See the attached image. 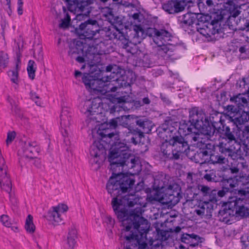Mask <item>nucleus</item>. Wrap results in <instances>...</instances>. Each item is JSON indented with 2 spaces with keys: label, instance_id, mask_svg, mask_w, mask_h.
Returning a JSON list of instances; mask_svg holds the SVG:
<instances>
[{
  "label": "nucleus",
  "instance_id": "nucleus-1",
  "mask_svg": "<svg viewBox=\"0 0 249 249\" xmlns=\"http://www.w3.org/2000/svg\"><path fill=\"white\" fill-rule=\"evenodd\" d=\"M130 152L129 144L124 142H115L110 150L108 160L112 174L106 188L111 196H122L120 192H127L134 185V180L123 173L124 167L133 168L135 166L137 160Z\"/></svg>",
  "mask_w": 249,
  "mask_h": 249
},
{
  "label": "nucleus",
  "instance_id": "nucleus-2",
  "mask_svg": "<svg viewBox=\"0 0 249 249\" xmlns=\"http://www.w3.org/2000/svg\"><path fill=\"white\" fill-rule=\"evenodd\" d=\"M139 199L133 195H127L124 196L114 197L111 201L113 210L118 219L124 227L122 236L128 241L138 240L149 231L150 224L146 219L141 216L142 209H136L128 215L126 207H133L136 204Z\"/></svg>",
  "mask_w": 249,
  "mask_h": 249
},
{
  "label": "nucleus",
  "instance_id": "nucleus-3",
  "mask_svg": "<svg viewBox=\"0 0 249 249\" xmlns=\"http://www.w3.org/2000/svg\"><path fill=\"white\" fill-rule=\"evenodd\" d=\"M99 98H94L92 101H87L85 103L84 107L86 109L85 113H87V123L93 124L98 123V124H117L120 123L121 118L118 117L111 119L108 123L105 116L102 114V105ZM125 118L128 119H133L130 115L122 116L121 119Z\"/></svg>",
  "mask_w": 249,
  "mask_h": 249
},
{
  "label": "nucleus",
  "instance_id": "nucleus-4",
  "mask_svg": "<svg viewBox=\"0 0 249 249\" xmlns=\"http://www.w3.org/2000/svg\"><path fill=\"white\" fill-rule=\"evenodd\" d=\"M113 74L112 76L107 75L101 79H94L89 74L85 73L83 76L82 80L86 88L102 94H105L110 91L114 92L117 89L115 87L110 88V83H107L111 79L114 78V75L115 73L114 71Z\"/></svg>",
  "mask_w": 249,
  "mask_h": 249
},
{
  "label": "nucleus",
  "instance_id": "nucleus-5",
  "mask_svg": "<svg viewBox=\"0 0 249 249\" xmlns=\"http://www.w3.org/2000/svg\"><path fill=\"white\" fill-rule=\"evenodd\" d=\"M147 34L152 37L153 40L157 45V51L159 55L162 57H166V55H170L168 53L170 52L167 45L172 37L171 34L164 29H157L156 28H149Z\"/></svg>",
  "mask_w": 249,
  "mask_h": 249
},
{
  "label": "nucleus",
  "instance_id": "nucleus-6",
  "mask_svg": "<svg viewBox=\"0 0 249 249\" xmlns=\"http://www.w3.org/2000/svg\"><path fill=\"white\" fill-rule=\"evenodd\" d=\"M134 32L133 42L129 41L122 35H120L118 31L114 32L112 35H109L110 38H117L119 34V39L120 40V45L125 49L128 53L134 54L137 50V44L140 43L142 39L143 34V30L140 25H135L133 26Z\"/></svg>",
  "mask_w": 249,
  "mask_h": 249
},
{
  "label": "nucleus",
  "instance_id": "nucleus-7",
  "mask_svg": "<svg viewBox=\"0 0 249 249\" xmlns=\"http://www.w3.org/2000/svg\"><path fill=\"white\" fill-rule=\"evenodd\" d=\"M99 31V27L97 22L95 20H88L82 23L77 32L80 38L92 39L97 33Z\"/></svg>",
  "mask_w": 249,
  "mask_h": 249
},
{
  "label": "nucleus",
  "instance_id": "nucleus-8",
  "mask_svg": "<svg viewBox=\"0 0 249 249\" xmlns=\"http://www.w3.org/2000/svg\"><path fill=\"white\" fill-rule=\"evenodd\" d=\"M39 152V147L36 142H25L18 152L19 161L24 162L36 159Z\"/></svg>",
  "mask_w": 249,
  "mask_h": 249
},
{
  "label": "nucleus",
  "instance_id": "nucleus-9",
  "mask_svg": "<svg viewBox=\"0 0 249 249\" xmlns=\"http://www.w3.org/2000/svg\"><path fill=\"white\" fill-rule=\"evenodd\" d=\"M179 130L186 129L187 132L184 135L194 133L197 135H203L211 136L214 133L216 129L215 125H179Z\"/></svg>",
  "mask_w": 249,
  "mask_h": 249
},
{
  "label": "nucleus",
  "instance_id": "nucleus-10",
  "mask_svg": "<svg viewBox=\"0 0 249 249\" xmlns=\"http://www.w3.org/2000/svg\"><path fill=\"white\" fill-rule=\"evenodd\" d=\"M189 123L191 124H215L216 122L209 121L208 117L201 111H199L198 108L194 107L189 111Z\"/></svg>",
  "mask_w": 249,
  "mask_h": 249
},
{
  "label": "nucleus",
  "instance_id": "nucleus-11",
  "mask_svg": "<svg viewBox=\"0 0 249 249\" xmlns=\"http://www.w3.org/2000/svg\"><path fill=\"white\" fill-rule=\"evenodd\" d=\"M92 3V0H83L73 10L76 16L74 19L78 21L85 20L89 16L90 11L89 5Z\"/></svg>",
  "mask_w": 249,
  "mask_h": 249
},
{
  "label": "nucleus",
  "instance_id": "nucleus-12",
  "mask_svg": "<svg viewBox=\"0 0 249 249\" xmlns=\"http://www.w3.org/2000/svg\"><path fill=\"white\" fill-rule=\"evenodd\" d=\"M238 148L236 150L232 149L226 147V144L223 142L219 144V151L223 154H225L228 157H230L233 160H241L244 155L241 152V148L242 146L237 144Z\"/></svg>",
  "mask_w": 249,
  "mask_h": 249
},
{
  "label": "nucleus",
  "instance_id": "nucleus-13",
  "mask_svg": "<svg viewBox=\"0 0 249 249\" xmlns=\"http://www.w3.org/2000/svg\"><path fill=\"white\" fill-rule=\"evenodd\" d=\"M242 127H239V125H234V128H232L233 130L231 131L230 128L227 125H219L217 128V132L220 134L221 137L227 138L230 141H232L235 140L234 133L238 137L237 134H238V131L243 130L244 128L242 129Z\"/></svg>",
  "mask_w": 249,
  "mask_h": 249
},
{
  "label": "nucleus",
  "instance_id": "nucleus-14",
  "mask_svg": "<svg viewBox=\"0 0 249 249\" xmlns=\"http://www.w3.org/2000/svg\"><path fill=\"white\" fill-rule=\"evenodd\" d=\"M78 237V231L75 225H71L68 229L66 238L65 240L67 249H74L76 244Z\"/></svg>",
  "mask_w": 249,
  "mask_h": 249
},
{
  "label": "nucleus",
  "instance_id": "nucleus-15",
  "mask_svg": "<svg viewBox=\"0 0 249 249\" xmlns=\"http://www.w3.org/2000/svg\"><path fill=\"white\" fill-rule=\"evenodd\" d=\"M117 125H109V127H105V125H100L98 128L96 127L92 129L91 133L93 137H96V135L101 136V137H108L109 138H112L116 133L112 131L111 129H115Z\"/></svg>",
  "mask_w": 249,
  "mask_h": 249
},
{
  "label": "nucleus",
  "instance_id": "nucleus-16",
  "mask_svg": "<svg viewBox=\"0 0 249 249\" xmlns=\"http://www.w3.org/2000/svg\"><path fill=\"white\" fill-rule=\"evenodd\" d=\"M86 46H85L83 43L80 40L77 41L76 43H73V45H71L70 47V51H69V55L73 57L75 54H82L83 56L90 59L88 55L90 54L89 53L86 51Z\"/></svg>",
  "mask_w": 249,
  "mask_h": 249
},
{
  "label": "nucleus",
  "instance_id": "nucleus-17",
  "mask_svg": "<svg viewBox=\"0 0 249 249\" xmlns=\"http://www.w3.org/2000/svg\"><path fill=\"white\" fill-rule=\"evenodd\" d=\"M169 144L175 147V150L179 152L183 153L185 151L187 143L184 142V139L181 137H174L169 141Z\"/></svg>",
  "mask_w": 249,
  "mask_h": 249
},
{
  "label": "nucleus",
  "instance_id": "nucleus-18",
  "mask_svg": "<svg viewBox=\"0 0 249 249\" xmlns=\"http://www.w3.org/2000/svg\"><path fill=\"white\" fill-rule=\"evenodd\" d=\"M172 187L170 185L168 188L167 193L161 198L162 203L172 205L177 201V196L178 195L179 193L175 191L172 192Z\"/></svg>",
  "mask_w": 249,
  "mask_h": 249
},
{
  "label": "nucleus",
  "instance_id": "nucleus-19",
  "mask_svg": "<svg viewBox=\"0 0 249 249\" xmlns=\"http://www.w3.org/2000/svg\"><path fill=\"white\" fill-rule=\"evenodd\" d=\"M238 183V185L242 186V188L238 190L239 193L243 195L249 194V171L239 177Z\"/></svg>",
  "mask_w": 249,
  "mask_h": 249
},
{
  "label": "nucleus",
  "instance_id": "nucleus-20",
  "mask_svg": "<svg viewBox=\"0 0 249 249\" xmlns=\"http://www.w3.org/2000/svg\"><path fill=\"white\" fill-rule=\"evenodd\" d=\"M105 152L104 145L99 141H95L90 146V154L94 158H97Z\"/></svg>",
  "mask_w": 249,
  "mask_h": 249
},
{
  "label": "nucleus",
  "instance_id": "nucleus-21",
  "mask_svg": "<svg viewBox=\"0 0 249 249\" xmlns=\"http://www.w3.org/2000/svg\"><path fill=\"white\" fill-rule=\"evenodd\" d=\"M48 219L54 226L59 225L63 222V218L53 208L48 212Z\"/></svg>",
  "mask_w": 249,
  "mask_h": 249
},
{
  "label": "nucleus",
  "instance_id": "nucleus-22",
  "mask_svg": "<svg viewBox=\"0 0 249 249\" xmlns=\"http://www.w3.org/2000/svg\"><path fill=\"white\" fill-rule=\"evenodd\" d=\"M7 74L13 87L15 89H18L20 81L18 72V64L17 63L16 68L13 70H9Z\"/></svg>",
  "mask_w": 249,
  "mask_h": 249
},
{
  "label": "nucleus",
  "instance_id": "nucleus-23",
  "mask_svg": "<svg viewBox=\"0 0 249 249\" xmlns=\"http://www.w3.org/2000/svg\"><path fill=\"white\" fill-rule=\"evenodd\" d=\"M237 135L239 139L243 142L242 148L249 150V125H245L243 130H239Z\"/></svg>",
  "mask_w": 249,
  "mask_h": 249
},
{
  "label": "nucleus",
  "instance_id": "nucleus-24",
  "mask_svg": "<svg viewBox=\"0 0 249 249\" xmlns=\"http://www.w3.org/2000/svg\"><path fill=\"white\" fill-rule=\"evenodd\" d=\"M199 237L195 234L184 233L181 237V241L191 247H196L198 245Z\"/></svg>",
  "mask_w": 249,
  "mask_h": 249
},
{
  "label": "nucleus",
  "instance_id": "nucleus-25",
  "mask_svg": "<svg viewBox=\"0 0 249 249\" xmlns=\"http://www.w3.org/2000/svg\"><path fill=\"white\" fill-rule=\"evenodd\" d=\"M223 183L226 189H227L229 192H232L234 190H239L238 189H235L236 186H240L238 185V179L236 180L231 178H229L225 180Z\"/></svg>",
  "mask_w": 249,
  "mask_h": 249
},
{
  "label": "nucleus",
  "instance_id": "nucleus-26",
  "mask_svg": "<svg viewBox=\"0 0 249 249\" xmlns=\"http://www.w3.org/2000/svg\"><path fill=\"white\" fill-rule=\"evenodd\" d=\"M239 202H241L242 201H238L234 202V209H235V214L237 216H245L249 214V210L246 208L243 205H238Z\"/></svg>",
  "mask_w": 249,
  "mask_h": 249
},
{
  "label": "nucleus",
  "instance_id": "nucleus-27",
  "mask_svg": "<svg viewBox=\"0 0 249 249\" xmlns=\"http://www.w3.org/2000/svg\"><path fill=\"white\" fill-rule=\"evenodd\" d=\"M25 228L27 232L33 233L36 231V226L33 223V217L29 214L26 219Z\"/></svg>",
  "mask_w": 249,
  "mask_h": 249
},
{
  "label": "nucleus",
  "instance_id": "nucleus-28",
  "mask_svg": "<svg viewBox=\"0 0 249 249\" xmlns=\"http://www.w3.org/2000/svg\"><path fill=\"white\" fill-rule=\"evenodd\" d=\"M36 70V66L35 62L34 60H30L28 63L27 71L28 76L31 80L35 79Z\"/></svg>",
  "mask_w": 249,
  "mask_h": 249
},
{
  "label": "nucleus",
  "instance_id": "nucleus-29",
  "mask_svg": "<svg viewBox=\"0 0 249 249\" xmlns=\"http://www.w3.org/2000/svg\"><path fill=\"white\" fill-rule=\"evenodd\" d=\"M210 161L213 164H223L227 162L228 160L223 156L219 155H211L210 158Z\"/></svg>",
  "mask_w": 249,
  "mask_h": 249
},
{
  "label": "nucleus",
  "instance_id": "nucleus-30",
  "mask_svg": "<svg viewBox=\"0 0 249 249\" xmlns=\"http://www.w3.org/2000/svg\"><path fill=\"white\" fill-rule=\"evenodd\" d=\"M70 113V110L67 107H64L62 109L61 115V124H70L71 115H68Z\"/></svg>",
  "mask_w": 249,
  "mask_h": 249
},
{
  "label": "nucleus",
  "instance_id": "nucleus-31",
  "mask_svg": "<svg viewBox=\"0 0 249 249\" xmlns=\"http://www.w3.org/2000/svg\"><path fill=\"white\" fill-rule=\"evenodd\" d=\"M9 62V57L7 53L0 52V71L6 68Z\"/></svg>",
  "mask_w": 249,
  "mask_h": 249
},
{
  "label": "nucleus",
  "instance_id": "nucleus-32",
  "mask_svg": "<svg viewBox=\"0 0 249 249\" xmlns=\"http://www.w3.org/2000/svg\"><path fill=\"white\" fill-rule=\"evenodd\" d=\"M163 9L169 14L176 13V8L175 7L174 0L169 1L163 5Z\"/></svg>",
  "mask_w": 249,
  "mask_h": 249
},
{
  "label": "nucleus",
  "instance_id": "nucleus-33",
  "mask_svg": "<svg viewBox=\"0 0 249 249\" xmlns=\"http://www.w3.org/2000/svg\"><path fill=\"white\" fill-rule=\"evenodd\" d=\"M157 132L159 137L162 138L163 139L167 137V133H168L167 125H160L157 128Z\"/></svg>",
  "mask_w": 249,
  "mask_h": 249
},
{
  "label": "nucleus",
  "instance_id": "nucleus-34",
  "mask_svg": "<svg viewBox=\"0 0 249 249\" xmlns=\"http://www.w3.org/2000/svg\"><path fill=\"white\" fill-rule=\"evenodd\" d=\"M208 202L205 201L202 203L199 204L197 206V208L195 210V212L199 216H203L205 214L206 206L208 205Z\"/></svg>",
  "mask_w": 249,
  "mask_h": 249
},
{
  "label": "nucleus",
  "instance_id": "nucleus-35",
  "mask_svg": "<svg viewBox=\"0 0 249 249\" xmlns=\"http://www.w3.org/2000/svg\"><path fill=\"white\" fill-rule=\"evenodd\" d=\"M197 187L204 196H208L212 190L210 187L202 184H198Z\"/></svg>",
  "mask_w": 249,
  "mask_h": 249
},
{
  "label": "nucleus",
  "instance_id": "nucleus-36",
  "mask_svg": "<svg viewBox=\"0 0 249 249\" xmlns=\"http://www.w3.org/2000/svg\"><path fill=\"white\" fill-rule=\"evenodd\" d=\"M68 3V9L71 12H73L78 7V5L81 3L79 2L78 0H65Z\"/></svg>",
  "mask_w": 249,
  "mask_h": 249
},
{
  "label": "nucleus",
  "instance_id": "nucleus-37",
  "mask_svg": "<svg viewBox=\"0 0 249 249\" xmlns=\"http://www.w3.org/2000/svg\"><path fill=\"white\" fill-rule=\"evenodd\" d=\"M0 221L3 225L6 227L9 228L12 225L11 221L7 215H2L0 217Z\"/></svg>",
  "mask_w": 249,
  "mask_h": 249
},
{
  "label": "nucleus",
  "instance_id": "nucleus-38",
  "mask_svg": "<svg viewBox=\"0 0 249 249\" xmlns=\"http://www.w3.org/2000/svg\"><path fill=\"white\" fill-rule=\"evenodd\" d=\"M53 208L60 214L66 213L69 209L68 206L64 204H60L57 206L53 207Z\"/></svg>",
  "mask_w": 249,
  "mask_h": 249
},
{
  "label": "nucleus",
  "instance_id": "nucleus-39",
  "mask_svg": "<svg viewBox=\"0 0 249 249\" xmlns=\"http://www.w3.org/2000/svg\"><path fill=\"white\" fill-rule=\"evenodd\" d=\"M34 57L38 62H42L43 60V54L41 48H39L37 52H34L33 54Z\"/></svg>",
  "mask_w": 249,
  "mask_h": 249
},
{
  "label": "nucleus",
  "instance_id": "nucleus-40",
  "mask_svg": "<svg viewBox=\"0 0 249 249\" xmlns=\"http://www.w3.org/2000/svg\"><path fill=\"white\" fill-rule=\"evenodd\" d=\"M70 20V17L68 14H67L66 18L61 20V22L59 24V27L62 28L68 27L69 26Z\"/></svg>",
  "mask_w": 249,
  "mask_h": 249
},
{
  "label": "nucleus",
  "instance_id": "nucleus-41",
  "mask_svg": "<svg viewBox=\"0 0 249 249\" xmlns=\"http://www.w3.org/2000/svg\"><path fill=\"white\" fill-rule=\"evenodd\" d=\"M175 7L176 8V13L182 11L184 9V2H182L181 0H174Z\"/></svg>",
  "mask_w": 249,
  "mask_h": 249
},
{
  "label": "nucleus",
  "instance_id": "nucleus-42",
  "mask_svg": "<svg viewBox=\"0 0 249 249\" xmlns=\"http://www.w3.org/2000/svg\"><path fill=\"white\" fill-rule=\"evenodd\" d=\"M162 153L164 155H165L167 158H170V159H172L174 160H178L179 158L180 157V154L182 153V152H179L176 151V152L174 153L173 152L172 153V156L170 157V153H168L167 151L163 150L162 151Z\"/></svg>",
  "mask_w": 249,
  "mask_h": 249
},
{
  "label": "nucleus",
  "instance_id": "nucleus-43",
  "mask_svg": "<svg viewBox=\"0 0 249 249\" xmlns=\"http://www.w3.org/2000/svg\"><path fill=\"white\" fill-rule=\"evenodd\" d=\"M12 111L15 114V115L20 117L23 115V111H22L20 107L18 106V104L15 105L11 107Z\"/></svg>",
  "mask_w": 249,
  "mask_h": 249
},
{
  "label": "nucleus",
  "instance_id": "nucleus-44",
  "mask_svg": "<svg viewBox=\"0 0 249 249\" xmlns=\"http://www.w3.org/2000/svg\"><path fill=\"white\" fill-rule=\"evenodd\" d=\"M16 133L14 131L9 132L7 134V137L6 141V144L8 145L15 139Z\"/></svg>",
  "mask_w": 249,
  "mask_h": 249
},
{
  "label": "nucleus",
  "instance_id": "nucleus-45",
  "mask_svg": "<svg viewBox=\"0 0 249 249\" xmlns=\"http://www.w3.org/2000/svg\"><path fill=\"white\" fill-rule=\"evenodd\" d=\"M209 196V200L211 202H215L217 201L216 199V191L215 190H212L211 192L208 195Z\"/></svg>",
  "mask_w": 249,
  "mask_h": 249
},
{
  "label": "nucleus",
  "instance_id": "nucleus-46",
  "mask_svg": "<svg viewBox=\"0 0 249 249\" xmlns=\"http://www.w3.org/2000/svg\"><path fill=\"white\" fill-rule=\"evenodd\" d=\"M2 4L4 6H6L8 10H7V12L9 15H11L12 13V10L11 9V0H5L2 2Z\"/></svg>",
  "mask_w": 249,
  "mask_h": 249
},
{
  "label": "nucleus",
  "instance_id": "nucleus-47",
  "mask_svg": "<svg viewBox=\"0 0 249 249\" xmlns=\"http://www.w3.org/2000/svg\"><path fill=\"white\" fill-rule=\"evenodd\" d=\"M241 241L243 244L247 247H249V236L244 235L242 236Z\"/></svg>",
  "mask_w": 249,
  "mask_h": 249
},
{
  "label": "nucleus",
  "instance_id": "nucleus-48",
  "mask_svg": "<svg viewBox=\"0 0 249 249\" xmlns=\"http://www.w3.org/2000/svg\"><path fill=\"white\" fill-rule=\"evenodd\" d=\"M22 0H18V15H21L23 13L22 6H23Z\"/></svg>",
  "mask_w": 249,
  "mask_h": 249
},
{
  "label": "nucleus",
  "instance_id": "nucleus-49",
  "mask_svg": "<svg viewBox=\"0 0 249 249\" xmlns=\"http://www.w3.org/2000/svg\"><path fill=\"white\" fill-rule=\"evenodd\" d=\"M7 100L10 104L11 107L13 106H15V105L17 104L15 99L12 96H8L7 97Z\"/></svg>",
  "mask_w": 249,
  "mask_h": 249
},
{
  "label": "nucleus",
  "instance_id": "nucleus-50",
  "mask_svg": "<svg viewBox=\"0 0 249 249\" xmlns=\"http://www.w3.org/2000/svg\"><path fill=\"white\" fill-rule=\"evenodd\" d=\"M229 192L227 189H226L224 186L223 187L222 190L217 192V195L220 197H223L227 193Z\"/></svg>",
  "mask_w": 249,
  "mask_h": 249
},
{
  "label": "nucleus",
  "instance_id": "nucleus-51",
  "mask_svg": "<svg viewBox=\"0 0 249 249\" xmlns=\"http://www.w3.org/2000/svg\"><path fill=\"white\" fill-rule=\"evenodd\" d=\"M121 142H124V143H126L127 144H129L130 147V145L129 143H130V142H132L133 143H134L135 145L137 144V142L136 141L135 138L134 137H133L131 138V141L130 142H129V141H126L124 139L123 141H122ZM130 150H131V149H130ZM130 151H131L130 153L131 154V150H130Z\"/></svg>",
  "mask_w": 249,
  "mask_h": 249
},
{
  "label": "nucleus",
  "instance_id": "nucleus-52",
  "mask_svg": "<svg viewBox=\"0 0 249 249\" xmlns=\"http://www.w3.org/2000/svg\"><path fill=\"white\" fill-rule=\"evenodd\" d=\"M190 16V14H187V15H185L184 16V18H183L184 19H183L182 22L184 24L190 25L192 23L191 20H190L187 19V18L188 17H189Z\"/></svg>",
  "mask_w": 249,
  "mask_h": 249
},
{
  "label": "nucleus",
  "instance_id": "nucleus-53",
  "mask_svg": "<svg viewBox=\"0 0 249 249\" xmlns=\"http://www.w3.org/2000/svg\"><path fill=\"white\" fill-rule=\"evenodd\" d=\"M31 97L33 100L35 101L37 105H39L36 99H38L39 96L35 92H31Z\"/></svg>",
  "mask_w": 249,
  "mask_h": 249
},
{
  "label": "nucleus",
  "instance_id": "nucleus-54",
  "mask_svg": "<svg viewBox=\"0 0 249 249\" xmlns=\"http://www.w3.org/2000/svg\"><path fill=\"white\" fill-rule=\"evenodd\" d=\"M107 222L110 225H113L114 224V220L111 216H107Z\"/></svg>",
  "mask_w": 249,
  "mask_h": 249
},
{
  "label": "nucleus",
  "instance_id": "nucleus-55",
  "mask_svg": "<svg viewBox=\"0 0 249 249\" xmlns=\"http://www.w3.org/2000/svg\"><path fill=\"white\" fill-rule=\"evenodd\" d=\"M231 172L232 174H236L239 172V169L236 167L230 168Z\"/></svg>",
  "mask_w": 249,
  "mask_h": 249
},
{
  "label": "nucleus",
  "instance_id": "nucleus-56",
  "mask_svg": "<svg viewBox=\"0 0 249 249\" xmlns=\"http://www.w3.org/2000/svg\"><path fill=\"white\" fill-rule=\"evenodd\" d=\"M139 17H140V14L139 13H135L132 15V18L136 20H138L140 22L139 20Z\"/></svg>",
  "mask_w": 249,
  "mask_h": 249
},
{
  "label": "nucleus",
  "instance_id": "nucleus-57",
  "mask_svg": "<svg viewBox=\"0 0 249 249\" xmlns=\"http://www.w3.org/2000/svg\"><path fill=\"white\" fill-rule=\"evenodd\" d=\"M11 230L14 231V232H18L19 231V228L17 226H11Z\"/></svg>",
  "mask_w": 249,
  "mask_h": 249
},
{
  "label": "nucleus",
  "instance_id": "nucleus-58",
  "mask_svg": "<svg viewBox=\"0 0 249 249\" xmlns=\"http://www.w3.org/2000/svg\"><path fill=\"white\" fill-rule=\"evenodd\" d=\"M76 60L80 63H83L84 62L85 58L82 56H78L76 57Z\"/></svg>",
  "mask_w": 249,
  "mask_h": 249
},
{
  "label": "nucleus",
  "instance_id": "nucleus-59",
  "mask_svg": "<svg viewBox=\"0 0 249 249\" xmlns=\"http://www.w3.org/2000/svg\"><path fill=\"white\" fill-rule=\"evenodd\" d=\"M113 67L111 65L107 66L106 67V71L107 72H111L112 71V70L113 69Z\"/></svg>",
  "mask_w": 249,
  "mask_h": 249
},
{
  "label": "nucleus",
  "instance_id": "nucleus-60",
  "mask_svg": "<svg viewBox=\"0 0 249 249\" xmlns=\"http://www.w3.org/2000/svg\"><path fill=\"white\" fill-rule=\"evenodd\" d=\"M62 129H63L64 131V132L62 131V133L63 134V136L65 137L68 136V133L67 132V130H68L67 128L66 127L64 128H62Z\"/></svg>",
  "mask_w": 249,
  "mask_h": 249
},
{
  "label": "nucleus",
  "instance_id": "nucleus-61",
  "mask_svg": "<svg viewBox=\"0 0 249 249\" xmlns=\"http://www.w3.org/2000/svg\"><path fill=\"white\" fill-rule=\"evenodd\" d=\"M143 103L145 104H149L150 102L148 98H144L142 100Z\"/></svg>",
  "mask_w": 249,
  "mask_h": 249
},
{
  "label": "nucleus",
  "instance_id": "nucleus-62",
  "mask_svg": "<svg viewBox=\"0 0 249 249\" xmlns=\"http://www.w3.org/2000/svg\"><path fill=\"white\" fill-rule=\"evenodd\" d=\"M245 27L247 29V31H249V19L245 24Z\"/></svg>",
  "mask_w": 249,
  "mask_h": 249
},
{
  "label": "nucleus",
  "instance_id": "nucleus-63",
  "mask_svg": "<svg viewBox=\"0 0 249 249\" xmlns=\"http://www.w3.org/2000/svg\"><path fill=\"white\" fill-rule=\"evenodd\" d=\"M206 3L207 5L208 6H211L213 4V2L212 0H207L206 1Z\"/></svg>",
  "mask_w": 249,
  "mask_h": 249
},
{
  "label": "nucleus",
  "instance_id": "nucleus-64",
  "mask_svg": "<svg viewBox=\"0 0 249 249\" xmlns=\"http://www.w3.org/2000/svg\"><path fill=\"white\" fill-rule=\"evenodd\" d=\"M204 178L207 179V180H211V177L209 174H206L204 176Z\"/></svg>",
  "mask_w": 249,
  "mask_h": 249
}]
</instances>
